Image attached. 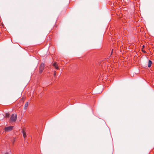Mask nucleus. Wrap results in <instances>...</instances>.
<instances>
[{
  "instance_id": "nucleus-1",
  "label": "nucleus",
  "mask_w": 154,
  "mask_h": 154,
  "mask_svg": "<svg viewBox=\"0 0 154 154\" xmlns=\"http://www.w3.org/2000/svg\"><path fill=\"white\" fill-rule=\"evenodd\" d=\"M17 116L16 114H12L10 118V120L11 122H14L17 119Z\"/></svg>"
},
{
  "instance_id": "nucleus-5",
  "label": "nucleus",
  "mask_w": 154,
  "mask_h": 154,
  "mask_svg": "<svg viewBox=\"0 0 154 154\" xmlns=\"http://www.w3.org/2000/svg\"><path fill=\"white\" fill-rule=\"evenodd\" d=\"M22 132L23 133V137L25 138L26 137V131H25V130L23 129L22 130Z\"/></svg>"
},
{
  "instance_id": "nucleus-6",
  "label": "nucleus",
  "mask_w": 154,
  "mask_h": 154,
  "mask_svg": "<svg viewBox=\"0 0 154 154\" xmlns=\"http://www.w3.org/2000/svg\"><path fill=\"white\" fill-rule=\"evenodd\" d=\"M148 60V67H150L151 65V64L152 63V62L151 61L149 60Z\"/></svg>"
},
{
  "instance_id": "nucleus-4",
  "label": "nucleus",
  "mask_w": 154,
  "mask_h": 154,
  "mask_svg": "<svg viewBox=\"0 0 154 154\" xmlns=\"http://www.w3.org/2000/svg\"><path fill=\"white\" fill-rule=\"evenodd\" d=\"M53 66L55 67V69H58L59 68L56 62H54L53 64Z\"/></svg>"
},
{
  "instance_id": "nucleus-9",
  "label": "nucleus",
  "mask_w": 154,
  "mask_h": 154,
  "mask_svg": "<svg viewBox=\"0 0 154 154\" xmlns=\"http://www.w3.org/2000/svg\"><path fill=\"white\" fill-rule=\"evenodd\" d=\"M56 75V72L55 71H54V76H55Z\"/></svg>"
},
{
  "instance_id": "nucleus-3",
  "label": "nucleus",
  "mask_w": 154,
  "mask_h": 154,
  "mask_svg": "<svg viewBox=\"0 0 154 154\" xmlns=\"http://www.w3.org/2000/svg\"><path fill=\"white\" fill-rule=\"evenodd\" d=\"M13 127L12 126H10L9 127H6L5 129V132H9L11 131L13 129Z\"/></svg>"
},
{
  "instance_id": "nucleus-13",
  "label": "nucleus",
  "mask_w": 154,
  "mask_h": 154,
  "mask_svg": "<svg viewBox=\"0 0 154 154\" xmlns=\"http://www.w3.org/2000/svg\"><path fill=\"white\" fill-rule=\"evenodd\" d=\"M5 154H8V153H5Z\"/></svg>"
},
{
  "instance_id": "nucleus-8",
  "label": "nucleus",
  "mask_w": 154,
  "mask_h": 154,
  "mask_svg": "<svg viewBox=\"0 0 154 154\" xmlns=\"http://www.w3.org/2000/svg\"><path fill=\"white\" fill-rule=\"evenodd\" d=\"M9 115V113H6V117H8Z\"/></svg>"
},
{
  "instance_id": "nucleus-2",
  "label": "nucleus",
  "mask_w": 154,
  "mask_h": 154,
  "mask_svg": "<svg viewBox=\"0 0 154 154\" xmlns=\"http://www.w3.org/2000/svg\"><path fill=\"white\" fill-rule=\"evenodd\" d=\"M45 67V64L43 63H42L41 64L39 67V73H41L43 71Z\"/></svg>"
},
{
  "instance_id": "nucleus-7",
  "label": "nucleus",
  "mask_w": 154,
  "mask_h": 154,
  "mask_svg": "<svg viewBox=\"0 0 154 154\" xmlns=\"http://www.w3.org/2000/svg\"><path fill=\"white\" fill-rule=\"evenodd\" d=\"M28 105V102H27L25 104L24 106V109H27V108Z\"/></svg>"
},
{
  "instance_id": "nucleus-12",
  "label": "nucleus",
  "mask_w": 154,
  "mask_h": 154,
  "mask_svg": "<svg viewBox=\"0 0 154 154\" xmlns=\"http://www.w3.org/2000/svg\"><path fill=\"white\" fill-rule=\"evenodd\" d=\"M144 45H143V48H144Z\"/></svg>"
},
{
  "instance_id": "nucleus-11",
  "label": "nucleus",
  "mask_w": 154,
  "mask_h": 154,
  "mask_svg": "<svg viewBox=\"0 0 154 154\" xmlns=\"http://www.w3.org/2000/svg\"><path fill=\"white\" fill-rule=\"evenodd\" d=\"M142 51L143 52H145V51H144L143 50V49H142Z\"/></svg>"
},
{
  "instance_id": "nucleus-10",
  "label": "nucleus",
  "mask_w": 154,
  "mask_h": 154,
  "mask_svg": "<svg viewBox=\"0 0 154 154\" xmlns=\"http://www.w3.org/2000/svg\"><path fill=\"white\" fill-rule=\"evenodd\" d=\"M113 50L112 49V51L111 52V54H112V52H113Z\"/></svg>"
}]
</instances>
